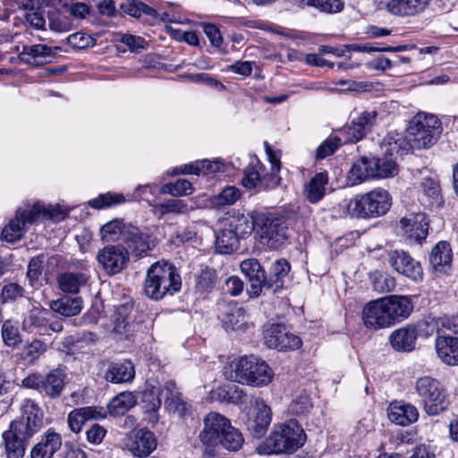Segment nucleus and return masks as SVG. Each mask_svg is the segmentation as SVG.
I'll list each match as a JSON object with an SVG mask.
<instances>
[{"label": "nucleus", "instance_id": "f257e3e1", "mask_svg": "<svg viewBox=\"0 0 458 458\" xmlns=\"http://www.w3.org/2000/svg\"><path fill=\"white\" fill-rule=\"evenodd\" d=\"M227 379L251 386L268 385L273 378V371L263 360L254 356H242L225 367Z\"/></svg>", "mask_w": 458, "mask_h": 458}, {"label": "nucleus", "instance_id": "f03ea898", "mask_svg": "<svg viewBox=\"0 0 458 458\" xmlns=\"http://www.w3.org/2000/svg\"><path fill=\"white\" fill-rule=\"evenodd\" d=\"M182 286L180 274L174 266L157 261L147 270L143 289L146 296L160 301L166 295L179 292Z\"/></svg>", "mask_w": 458, "mask_h": 458}, {"label": "nucleus", "instance_id": "7ed1b4c3", "mask_svg": "<svg viewBox=\"0 0 458 458\" xmlns=\"http://www.w3.org/2000/svg\"><path fill=\"white\" fill-rule=\"evenodd\" d=\"M392 206V198L384 189H375L345 201L346 215L356 219H370L384 216Z\"/></svg>", "mask_w": 458, "mask_h": 458}, {"label": "nucleus", "instance_id": "20e7f679", "mask_svg": "<svg viewBox=\"0 0 458 458\" xmlns=\"http://www.w3.org/2000/svg\"><path fill=\"white\" fill-rule=\"evenodd\" d=\"M306 438L301 425L295 419H291L274 425L266 445L269 454H293L303 446Z\"/></svg>", "mask_w": 458, "mask_h": 458}, {"label": "nucleus", "instance_id": "39448f33", "mask_svg": "<svg viewBox=\"0 0 458 458\" xmlns=\"http://www.w3.org/2000/svg\"><path fill=\"white\" fill-rule=\"evenodd\" d=\"M420 403L429 416L445 411L448 405V395L439 381L431 377H421L415 383Z\"/></svg>", "mask_w": 458, "mask_h": 458}, {"label": "nucleus", "instance_id": "423d86ee", "mask_svg": "<svg viewBox=\"0 0 458 458\" xmlns=\"http://www.w3.org/2000/svg\"><path fill=\"white\" fill-rule=\"evenodd\" d=\"M67 384V374L61 368L50 369L47 374L31 373L21 380V386L37 390L50 400L59 399Z\"/></svg>", "mask_w": 458, "mask_h": 458}, {"label": "nucleus", "instance_id": "0eeeda50", "mask_svg": "<svg viewBox=\"0 0 458 458\" xmlns=\"http://www.w3.org/2000/svg\"><path fill=\"white\" fill-rule=\"evenodd\" d=\"M442 131L441 123L435 115H416L406 133L412 149H422L434 145Z\"/></svg>", "mask_w": 458, "mask_h": 458}, {"label": "nucleus", "instance_id": "6e6552de", "mask_svg": "<svg viewBox=\"0 0 458 458\" xmlns=\"http://www.w3.org/2000/svg\"><path fill=\"white\" fill-rule=\"evenodd\" d=\"M258 233L263 245L277 250L288 238V227L282 217L271 214L258 215Z\"/></svg>", "mask_w": 458, "mask_h": 458}, {"label": "nucleus", "instance_id": "1a4fd4ad", "mask_svg": "<svg viewBox=\"0 0 458 458\" xmlns=\"http://www.w3.org/2000/svg\"><path fill=\"white\" fill-rule=\"evenodd\" d=\"M43 211L39 203H35L32 206L28 205L26 208H18L15 217L4 227L2 231L3 238L9 242L19 241L25 233L27 225L37 222Z\"/></svg>", "mask_w": 458, "mask_h": 458}, {"label": "nucleus", "instance_id": "9d476101", "mask_svg": "<svg viewBox=\"0 0 458 458\" xmlns=\"http://www.w3.org/2000/svg\"><path fill=\"white\" fill-rule=\"evenodd\" d=\"M51 312L43 308H33L29 311L22 321V328L29 334L38 335H50L51 333H59L63 330L60 320H51Z\"/></svg>", "mask_w": 458, "mask_h": 458}, {"label": "nucleus", "instance_id": "9b49d317", "mask_svg": "<svg viewBox=\"0 0 458 458\" xmlns=\"http://www.w3.org/2000/svg\"><path fill=\"white\" fill-rule=\"evenodd\" d=\"M123 243L132 256L140 258L152 250L157 244V240L147 228H140L132 224H127L123 231Z\"/></svg>", "mask_w": 458, "mask_h": 458}, {"label": "nucleus", "instance_id": "f8f14e48", "mask_svg": "<svg viewBox=\"0 0 458 458\" xmlns=\"http://www.w3.org/2000/svg\"><path fill=\"white\" fill-rule=\"evenodd\" d=\"M265 344L268 348L281 352L299 349L302 342L295 334L292 333L285 325L273 323L268 325L264 331Z\"/></svg>", "mask_w": 458, "mask_h": 458}, {"label": "nucleus", "instance_id": "ddd939ff", "mask_svg": "<svg viewBox=\"0 0 458 458\" xmlns=\"http://www.w3.org/2000/svg\"><path fill=\"white\" fill-rule=\"evenodd\" d=\"M387 262L399 275L407 277L414 283L422 282L423 269L420 261L403 250H390L387 254Z\"/></svg>", "mask_w": 458, "mask_h": 458}, {"label": "nucleus", "instance_id": "4468645a", "mask_svg": "<svg viewBox=\"0 0 458 458\" xmlns=\"http://www.w3.org/2000/svg\"><path fill=\"white\" fill-rule=\"evenodd\" d=\"M35 434L23 426L11 422L9 428L3 433L4 453L7 458H23L31 437Z\"/></svg>", "mask_w": 458, "mask_h": 458}, {"label": "nucleus", "instance_id": "2eb2a0df", "mask_svg": "<svg viewBox=\"0 0 458 458\" xmlns=\"http://www.w3.org/2000/svg\"><path fill=\"white\" fill-rule=\"evenodd\" d=\"M272 420V411L264 400H255L252 412L246 415L243 423L246 430L253 437L259 439L267 432Z\"/></svg>", "mask_w": 458, "mask_h": 458}, {"label": "nucleus", "instance_id": "dca6fc26", "mask_svg": "<svg viewBox=\"0 0 458 458\" xmlns=\"http://www.w3.org/2000/svg\"><path fill=\"white\" fill-rule=\"evenodd\" d=\"M97 260L106 274L114 276L126 267L129 251L122 244L108 245L98 250Z\"/></svg>", "mask_w": 458, "mask_h": 458}, {"label": "nucleus", "instance_id": "f3484780", "mask_svg": "<svg viewBox=\"0 0 458 458\" xmlns=\"http://www.w3.org/2000/svg\"><path fill=\"white\" fill-rule=\"evenodd\" d=\"M242 273L249 281L247 293L250 298L259 297L264 291L266 271L256 259H246L240 264Z\"/></svg>", "mask_w": 458, "mask_h": 458}, {"label": "nucleus", "instance_id": "a211bd4d", "mask_svg": "<svg viewBox=\"0 0 458 458\" xmlns=\"http://www.w3.org/2000/svg\"><path fill=\"white\" fill-rule=\"evenodd\" d=\"M361 318L369 329L378 330L392 326L383 298L368 302L362 310Z\"/></svg>", "mask_w": 458, "mask_h": 458}, {"label": "nucleus", "instance_id": "6ab92c4d", "mask_svg": "<svg viewBox=\"0 0 458 458\" xmlns=\"http://www.w3.org/2000/svg\"><path fill=\"white\" fill-rule=\"evenodd\" d=\"M63 437L55 428H47L40 437L39 441L32 446L30 458H53L62 448Z\"/></svg>", "mask_w": 458, "mask_h": 458}, {"label": "nucleus", "instance_id": "aec40b11", "mask_svg": "<svg viewBox=\"0 0 458 458\" xmlns=\"http://www.w3.org/2000/svg\"><path fill=\"white\" fill-rule=\"evenodd\" d=\"M106 417V411L103 407L85 406L70 411L67 417V422L71 431L78 434L81 431L86 422L103 420Z\"/></svg>", "mask_w": 458, "mask_h": 458}, {"label": "nucleus", "instance_id": "412c9836", "mask_svg": "<svg viewBox=\"0 0 458 458\" xmlns=\"http://www.w3.org/2000/svg\"><path fill=\"white\" fill-rule=\"evenodd\" d=\"M377 112L376 110L363 111L352 123L344 127L342 131L347 135L348 140L357 142L369 133L376 123Z\"/></svg>", "mask_w": 458, "mask_h": 458}, {"label": "nucleus", "instance_id": "4be33fe9", "mask_svg": "<svg viewBox=\"0 0 458 458\" xmlns=\"http://www.w3.org/2000/svg\"><path fill=\"white\" fill-rule=\"evenodd\" d=\"M163 391L165 395V408L168 411L176 413L180 417H185L191 413V403L182 397V393L174 381L169 380L165 382Z\"/></svg>", "mask_w": 458, "mask_h": 458}, {"label": "nucleus", "instance_id": "5701e85b", "mask_svg": "<svg viewBox=\"0 0 458 458\" xmlns=\"http://www.w3.org/2000/svg\"><path fill=\"white\" fill-rule=\"evenodd\" d=\"M21 417L13 420L19 426L36 434L43 425V411L38 404L32 399H25L21 404Z\"/></svg>", "mask_w": 458, "mask_h": 458}, {"label": "nucleus", "instance_id": "b1692460", "mask_svg": "<svg viewBox=\"0 0 458 458\" xmlns=\"http://www.w3.org/2000/svg\"><path fill=\"white\" fill-rule=\"evenodd\" d=\"M383 302L392 326L406 319L413 310V304L408 296L390 295L383 298Z\"/></svg>", "mask_w": 458, "mask_h": 458}, {"label": "nucleus", "instance_id": "393cba45", "mask_svg": "<svg viewBox=\"0 0 458 458\" xmlns=\"http://www.w3.org/2000/svg\"><path fill=\"white\" fill-rule=\"evenodd\" d=\"M132 310V303L126 301L116 307L114 313V332L123 336L125 339L130 338L137 331L139 325L131 320V312Z\"/></svg>", "mask_w": 458, "mask_h": 458}, {"label": "nucleus", "instance_id": "a878e982", "mask_svg": "<svg viewBox=\"0 0 458 458\" xmlns=\"http://www.w3.org/2000/svg\"><path fill=\"white\" fill-rule=\"evenodd\" d=\"M453 250L446 241L437 242L429 254V263L435 273L446 275L452 267Z\"/></svg>", "mask_w": 458, "mask_h": 458}, {"label": "nucleus", "instance_id": "bb28decb", "mask_svg": "<svg viewBox=\"0 0 458 458\" xmlns=\"http://www.w3.org/2000/svg\"><path fill=\"white\" fill-rule=\"evenodd\" d=\"M128 450L134 457L146 458L157 448V439L149 430L136 432L127 444Z\"/></svg>", "mask_w": 458, "mask_h": 458}, {"label": "nucleus", "instance_id": "cd10ccee", "mask_svg": "<svg viewBox=\"0 0 458 458\" xmlns=\"http://www.w3.org/2000/svg\"><path fill=\"white\" fill-rule=\"evenodd\" d=\"M161 394H164L163 386L147 385L141 394L142 410L148 414L151 423L158 421L157 411L161 407Z\"/></svg>", "mask_w": 458, "mask_h": 458}, {"label": "nucleus", "instance_id": "c85d7f7f", "mask_svg": "<svg viewBox=\"0 0 458 458\" xmlns=\"http://www.w3.org/2000/svg\"><path fill=\"white\" fill-rule=\"evenodd\" d=\"M231 426L230 420L225 416L217 412H209L204 418V428L199 436L204 437L206 441H218Z\"/></svg>", "mask_w": 458, "mask_h": 458}, {"label": "nucleus", "instance_id": "c756f323", "mask_svg": "<svg viewBox=\"0 0 458 458\" xmlns=\"http://www.w3.org/2000/svg\"><path fill=\"white\" fill-rule=\"evenodd\" d=\"M400 224L407 237L416 242H420L428 236V221L424 213L411 214L409 217L402 218Z\"/></svg>", "mask_w": 458, "mask_h": 458}, {"label": "nucleus", "instance_id": "7c9ffc66", "mask_svg": "<svg viewBox=\"0 0 458 458\" xmlns=\"http://www.w3.org/2000/svg\"><path fill=\"white\" fill-rule=\"evenodd\" d=\"M431 0H388L386 10L396 16H414L423 13Z\"/></svg>", "mask_w": 458, "mask_h": 458}, {"label": "nucleus", "instance_id": "2f4dec72", "mask_svg": "<svg viewBox=\"0 0 458 458\" xmlns=\"http://www.w3.org/2000/svg\"><path fill=\"white\" fill-rule=\"evenodd\" d=\"M290 270L291 265L286 259H280L274 262L269 269V275H266L264 290L271 291L274 293L282 290L284 286V279Z\"/></svg>", "mask_w": 458, "mask_h": 458}, {"label": "nucleus", "instance_id": "473e14b6", "mask_svg": "<svg viewBox=\"0 0 458 458\" xmlns=\"http://www.w3.org/2000/svg\"><path fill=\"white\" fill-rule=\"evenodd\" d=\"M387 415L389 420L400 426H408L419 418V411L417 408L403 402H393L387 409Z\"/></svg>", "mask_w": 458, "mask_h": 458}, {"label": "nucleus", "instance_id": "72a5a7b5", "mask_svg": "<svg viewBox=\"0 0 458 458\" xmlns=\"http://www.w3.org/2000/svg\"><path fill=\"white\" fill-rule=\"evenodd\" d=\"M381 148L384 153L391 157L397 159L407 154L410 150H413L410 143L407 133H399L396 131L389 132L383 140Z\"/></svg>", "mask_w": 458, "mask_h": 458}, {"label": "nucleus", "instance_id": "f704fd0d", "mask_svg": "<svg viewBox=\"0 0 458 458\" xmlns=\"http://www.w3.org/2000/svg\"><path fill=\"white\" fill-rule=\"evenodd\" d=\"M263 213L253 212L251 214L233 213L228 219L227 226L241 239L249 236L255 228L258 229V215Z\"/></svg>", "mask_w": 458, "mask_h": 458}, {"label": "nucleus", "instance_id": "c9c22d12", "mask_svg": "<svg viewBox=\"0 0 458 458\" xmlns=\"http://www.w3.org/2000/svg\"><path fill=\"white\" fill-rule=\"evenodd\" d=\"M219 318L225 329L236 330L245 323V310L236 302H223L219 304Z\"/></svg>", "mask_w": 458, "mask_h": 458}, {"label": "nucleus", "instance_id": "e433bc0d", "mask_svg": "<svg viewBox=\"0 0 458 458\" xmlns=\"http://www.w3.org/2000/svg\"><path fill=\"white\" fill-rule=\"evenodd\" d=\"M417 339V330L413 326H407L393 331L389 343L396 352H408L414 349Z\"/></svg>", "mask_w": 458, "mask_h": 458}, {"label": "nucleus", "instance_id": "4c0bfd02", "mask_svg": "<svg viewBox=\"0 0 458 458\" xmlns=\"http://www.w3.org/2000/svg\"><path fill=\"white\" fill-rule=\"evenodd\" d=\"M329 182L327 171L315 174L310 181L304 184L303 195L311 204L319 202L326 195V187Z\"/></svg>", "mask_w": 458, "mask_h": 458}, {"label": "nucleus", "instance_id": "58836bf2", "mask_svg": "<svg viewBox=\"0 0 458 458\" xmlns=\"http://www.w3.org/2000/svg\"><path fill=\"white\" fill-rule=\"evenodd\" d=\"M58 49L59 47L53 49L51 47L41 44L23 46L19 57L28 64L39 65L48 62L47 59L53 57Z\"/></svg>", "mask_w": 458, "mask_h": 458}, {"label": "nucleus", "instance_id": "ea45409f", "mask_svg": "<svg viewBox=\"0 0 458 458\" xmlns=\"http://www.w3.org/2000/svg\"><path fill=\"white\" fill-rule=\"evenodd\" d=\"M134 377V366L128 360L110 364L105 373V379L114 384L131 382Z\"/></svg>", "mask_w": 458, "mask_h": 458}, {"label": "nucleus", "instance_id": "a19ab883", "mask_svg": "<svg viewBox=\"0 0 458 458\" xmlns=\"http://www.w3.org/2000/svg\"><path fill=\"white\" fill-rule=\"evenodd\" d=\"M148 205L151 207V212L158 219H162L167 214L181 215L191 209L184 200L179 199H169L161 203L148 202Z\"/></svg>", "mask_w": 458, "mask_h": 458}, {"label": "nucleus", "instance_id": "79ce46f5", "mask_svg": "<svg viewBox=\"0 0 458 458\" xmlns=\"http://www.w3.org/2000/svg\"><path fill=\"white\" fill-rule=\"evenodd\" d=\"M373 178L394 177L398 174V165L395 158L384 153L383 157H370Z\"/></svg>", "mask_w": 458, "mask_h": 458}, {"label": "nucleus", "instance_id": "37998d69", "mask_svg": "<svg viewBox=\"0 0 458 458\" xmlns=\"http://www.w3.org/2000/svg\"><path fill=\"white\" fill-rule=\"evenodd\" d=\"M89 276L81 272H65L57 276L59 288L68 293H79L81 286L87 284Z\"/></svg>", "mask_w": 458, "mask_h": 458}, {"label": "nucleus", "instance_id": "c03bdc74", "mask_svg": "<svg viewBox=\"0 0 458 458\" xmlns=\"http://www.w3.org/2000/svg\"><path fill=\"white\" fill-rule=\"evenodd\" d=\"M435 347L438 358L449 366L458 365V339L436 340Z\"/></svg>", "mask_w": 458, "mask_h": 458}, {"label": "nucleus", "instance_id": "a18cd8bd", "mask_svg": "<svg viewBox=\"0 0 458 458\" xmlns=\"http://www.w3.org/2000/svg\"><path fill=\"white\" fill-rule=\"evenodd\" d=\"M81 298L64 296L50 303V308L54 312H57L64 317H73L81 310Z\"/></svg>", "mask_w": 458, "mask_h": 458}, {"label": "nucleus", "instance_id": "49530a36", "mask_svg": "<svg viewBox=\"0 0 458 458\" xmlns=\"http://www.w3.org/2000/svg\"><path fill=\"white\" fill-rule=\"evenodd\" d=\"M137 403V397L132 392H123L114 397L108 404L111 415L122 416Z\"/></svg>", "mask_w": 458, "mask_h": 458}, {"label": "nucleus", "instance_id": "de8ad7c7", "mask_svg": "<svg viewBox=\"0 0 458 458\" xmlns=\"http://www.w3.org/2000/svg\"><path fill=\"white\" fill-rule=\"evenodd\" d=\"M119 9L123 14H128L134 18H140L143 14L157 18V12L151 6L140 0H122Z\"/></svg>", "mask_w": 458, "mask_h": 458}, {"label": "nucleus", "instance_id": "09e8293b", "mask_svg": "<svg viewBox=\"0 0 458 458\" xmlns=\"http://www.w3.org/2000/svg\"><path fill=\"white\" fill-rule=\"evenodd\" d=\"M436 328V340L458 339V317L452 318H437L433 320Z\"/></svg>", "mask_w": 458, "mask_h": 458}, {"label": "nucleus", "instance_id": "8fccbe9b", "mask_svg": "<svg viewBox=\"0 0 458 458\" xmlns=\"http://www.w3.org/2000/svg\"><path fill=\"white\" fill-rule=\"evenodd\" d=\"M367 178H373L370 157H361L352 164L349 171L348 180L352 185H355L362 182Z\"/></svg>", "mask_w": 458, "mask_h": 458}, {"label": "nucleus", "instance_id": "3c124183", "mask_svg": "<svg viewBox=\"0 0 458 458\" xmlns=\"http://www.w3.org/2000/svg\"><path fill=\"white\" fill-rule=\"evenodd\" d=\"M240 238L228 226L218 232L216 249L219 253L229 254L238 249Z\"/></svg>", "mask_w": 458, "mask_h": 458}, {"label": "nucleus", "instance_id": "603ef678", "mask_svg": "<svg viewBox=\"0 0 458 458\" xmlns=\"http://www.w3.org/2000/svg\"><path fill=\"white\" fill-rule=\"evenodd\" d=\"M373 290L378 293H386L394 291L396 286L394 277L392 276L376 271L369 276Z\"/></svg>", "mask_w": 458, "mask_h": 458}, {"label": "nucleus", "instance_id": "864d4df0", "mask_svg": "<svg viewBox=\"0 0 458 458\" xmlns=\"http://www.w3.org/2000/svg\"><path fill=\"white\" fill-rule=\"evenodd\" d=\"M196 288L202 293H210L217 283L216 269L206 267L196 276Z\"/></svg>", "mask_w": 458, "mask_h": 458}, {"label": "nucleus", "instance_id": "5fc2aeb1", "mask_svg": "<svg viewBox=\"0 0 458 458\" xmlns=\"http://www.w3.org/2000/svg\"><path fill=\"white\" fill-rule=\"evenodd\" d=\"M220 169L219 164L217 162H211L209 160H197L193 163H190L184 165L180 168V172L182 174H199L202 173L203 174H214L218 172Z\"/></svg>", "mask_w": 458, "mask_h": 458}, {"label": "nucleus", "instance_id": "6e6d98bb", "mask_svg": "<svg viewBox=\"0 0 458 458\" xmlns=\"http://www.w3.org/2000/svg\"><path fill=\"white\" fill-rule=\"evenodd\" d=\"M420 189L428 197L430 205L439 206L442 201L441 190L438 181L432 177H425L420 182Z\"/></svg>", "mask_w": 458, "mask_h": 458}, {"label": "nucleus", "instance_id": "4d7b16f0", "mask_svg": "<svg viewBox=\"0 0 458 458\" xmlns=\"http://www.w3.org/2000/svg\"><path fill=\"white\" fill-rule=\"evenodd\" d=\"M126 225L127 224H124L119 219H114L105 224L100 229L102 239L106 242H114L119 239L123 241V231Z\"/></svg>", "mask_w": 458, "mask_h": 458}, {"label": "nucleus", "instance_id": "13d9d810", "mask_svg": "<svg viewBox=\"0 0 458 458\" xmlns=\"http://www.w3.org/2000/svg\"><path fill=\"white\" fill-rule=\"evenodd\" d=\"M218 442L225 449L235 452L242 448L244 438L239 429L231 426Z\"/></svg>", "mask_w": 458, "mask_h": 458}, {"label": "nucleus", "instance_id": "bf43d9fd", "mask_svg": "<svg viewBox=\"0 0 458 458\" xmlns=\"http://www.w3.org/2000/svg\"><path fill=\"white\" fill-rule=\"evenodd\" d=\"M313 408L310 396L307 393H301L290 403L288 411L296 416L306 415Z\"/></svg>", "mask_w": 458, "mask_h": 458}, {"label": "nucleus", "instance_id": "052dcab7", "mask_svg": "<svg viewBox=\"0 0 458 458\" xmlns=\"http://www.w3.org/2000/svg\"><path fill=\"white\" fill-rule=\"evenodd\" d=\"M309 6L317 8L322 13H337L344 7V0H300Z\"/></svg>", "mask_w": 458, "mask_h": 458}, {"label": "nucleus", "instance_id": "680f3d73", "mask_svg": "<svg viewBox=\"0 0 458 458\" xmlns=\"http://www.w3.org/2000/svg\"><path fill=\"white\" fill-rule=\"evenodd\" d=\"M342 145V140L336 135H330L316 149L317 160L324 159L333 155Z\"/></svg>", "mask_w": 458, "mask_h": 458}, {"label": "nucleus", "instance_id": "e2e57ef3", "mask_svg": "<svg viewBox=\"0 0 458 458\" xmlns=\"http://www.w3.org/2000/svg\"><path fill=\"white\" fill-rule=\"evenodd\" d=\"M124 201L125 198L123 194L107 192L89 200V204L93 208L101 209L123 203Z\"/></svg>", "mask_w": 458, "mask_h": 458}, {"label": "nucleus", "instance_id": "0e129e2a", "mask_svg": "<svg viewBox=\"0 0 458 458\" xmlns=\"http://www.w3.org/2000/svg\"><path fill=\"white\" fill-rule=\"evenodd\" d=\"M263 165L257 162L255 165H250L244 169V176L242 179V184L247 189H253L261 185V178L259 169Z\"/></svg>", "mask_w": 458, "mask_h": 458}, {"label": "nucleus", "instance_id": "69168bd1", "mask_svg": "<svg viewBox=\"0 0 458 458\" xmlns=\"http://www.w3.org/2000/svg\"><path fill=\"white\" fill-rule=\"evenodd\" d=\"M161 193H169L173 196L190 195L192 193L191 183L186 179H178L175 182L165 183L160 190Z\"/></svg>", "mask_w": 458, "mask_h": 458}, {"label": "nucleus", "instance_id": "338daca9", "mask_svg": "<svg viewBox=\"0 0 458 458\" xmlns=\"http://www.w3.org/2000/svg\"><path fill=\"white\" fill-rule=\"evenodd\" d=\"M241 196L240 190L234 186H227L214 197V203L217 206H230L234 204Z\"/></svg>", "mask_w": 458, "mask_h": 458}, {"label": "nucleus", "instance_id": "774afa93", "mask_svg": "<svg viewBox=\"0 0 458 458\" xmlns=\"http://www.w3.org/2000/svg\"><path fill=\"white\" fill-rule=\"evenodd\" d=\"M25 289L16 283H8L3 285L0 291L3 302L14 301L23 297Z\"/></svg>", "mask_w": 458, "mask_h": 458}]
</instances>
